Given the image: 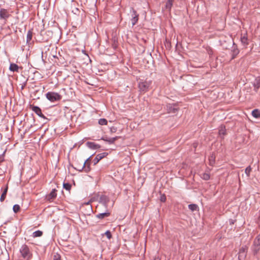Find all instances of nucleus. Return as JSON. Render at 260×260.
<instances>
[{
    "label": "nucleus",
    "instance_id": "16",
    "mask_svg": "<svg viewBox=\"0 0 260 260\" xmlns=\"http://www.w3.org/2000/svg\"><path fill=\"white\" fill-rule=\"evenodd\" d=\"M241 42L242 45L245 47L246 48L249 44V41L247 37V34L244 35L243 36H242L241 37Z\"/></svg>",
    "mask_w": 260,
    "mask_h": 260
},
{
    "label": "nucleus",
    "instance_id": "40",
    "mask_svg": "<svg viewBox=\"0 0 260 260\" xmlns=\"http://www.w3.org/2000/svg\"><path fill=\"white\" fill-rule=\"evenodd\" d=\"M76 10H77V11H78V10H79V8H76Z\"/></svg>",
    "mask_w": 260,
    "mask_h": 260
},
{
    "label": "nucleus",
    "instance_id": "41",
    "mask_svg": "<svg viewBox=\"0 0 260 260\" xmlns=\"http://www.w3.org/2000/svg\"><path fill=\"white\" fill-rule=\"evenodd\" d=\"M259 221L260 222V216H259Z\"/></svg>",
    "mask_w": 260,
    "mask_h": 260
},
{
    "label": "nucleus",
    "instance_id": "9",
    "mask_svg": "<svg viewBox=\"0 0 260 260\" xmlns=\"http://www.w3.org/2000/svg\"><path fill=\"white\" fill-rule=\"evenodd\" d=\"M109 201L110 199L109 197L106 195H102L100 197L99 202L101 203L105 208H107Z\"/></svg>",
    "mask_w": 260,
    "mask_h": 260
},
{
    "label": "nucleus",
    "instance_id": "36",
    "mask_svg": "<svg viewBox=\"0 0 260 260\" xmlns=\"http://www.w3.org/2000/svg\"><path fill=\"white\" fill-rule=\"evenodd\" d=\"M131 13H132V15H133V16H135V15H139L137 13L136 11L133 8H131Z\"/></svg>",
    "mask_w": 260,
    "mask_h": 260
},
{
    "label": "nucleus",
    "instance_id": "4",
    "mask_svg": "<svg viewBox=\"0 0 260 260\" xmlns=\"http://www.w3.org/2000/svg\"><path fill=\"white\" fill-rule=\"evenodd\" d=\"M46 97L51 102H55L61 99V95L55 92H48L46 94Z\"/></svg>",
    "mask_w": 260,
    "mask_h": 260
},
{
    "label": "nucleus",
    "instance_id": "13",
    "mask_svg": "<svg viewBox=\"0 0 260 260\" xmlns=\"http://www.w3.org/2000/svg\"><path fill=\"white\" fill-rule=\"evenodd\" d=\"M56 191L57 190L55 188L53 189L51 192L46 196L47 199L49 201H51L55 199L57 196Z\"/></svg>",
    "mask_w": 260,
    "mask_h": 260
},
{
    "label": "nucleus",
    "instance_id": "28",
    "mask_svg": "<svg viewBox=\"0 0 260 260\" xmlns=\"http://www.w3.org/2000/svg\"><path fill=\"white\" fill-rule=\"evenodd\" d=\"M63 188H64L67 190L69 191L71 188V185L69 183H64L63 184Z\"/></svg>",
    "mask_w": 260,
    "mask_h": 260
},
{
    "label": "nucleus",
    "instance_id": "20",
    "mask_svg": "<svg viewBox=\"0 0 260 260\" xmlns=\"http://www.w3.org/2000/svg\"><path fill=\"white\" fill-rule=\"evenodd\" d=\"M8 186H7L1 196V198H0L1 202H3L5 200L6 195H7V193L8 191Z\"/></svg>",
    "mask_w": 260,
    "mask_h": 260
},
{
    "label": "nucleus",
    "instance_id": "12",
    "mask_svg": "<svg viewBox=\"0 0 260 260\" xmlns=\"http://www.w3.org/2000/svg\"><path fill=\"white\" fill-rule=\"evenodd\" d=\"M233 47L231 50L232 53V59H234L236 56L239 53V50L238 49L237 46L235 44L234 41H232Z\"/></svg>",
    "mask_w": 260,
    "mask_h": 260
},
{
    "label": "nucleus",
    "instance_id": "21",
    "mask_svg": "<svg viewBox=\"0 0 260 260\" xmlns=\"http://www.w3.org/2000/svg\"><path fill=\"white\" fill-rule=\"evenodd\" d=\"M209 165L211 166H213L215 161V155L212 153L209 157Z\"/></svg>",
    "mask_w": 260,
    "mask_h": 260
},
{
    "label": "nucleus",
    "instance_id": "38",
    "mask_svg": "<svg viewBox=\"0 0 260 260\" xmlns=\"http://www.w3.org/2000/svg\"><path fill=\"white\" fill-rule=\"evenodd\" d=\"M161 202H165L166 200V197L165 194L161 195L160 199Z\"/></svg>",
    "mask_w": 260,
    "mask_h": 260
},
{
    "label": "nucleus",
    "instance_id": "25",
    "mask_svg": "<svg viewBox=\"0 0 260 260\" xmlns=\"http://www.w3.org/2000/svg\"><path fill=\"white\" fill-rule=\"evenodd\" d=\"M132 19H131L132 23L133 25H134L137 23V22L138 21L139 15H135V16H133V15H132Z\"/></svg>",
    "mask_w": 260,
    "mask_h": 260
},
{
    "label": "nucleus",
    "instance_id": "23",
    "mask_svg": "<svg viewBox=\"0 0 260 260\" xmlns=\"http://www.w3.org/2000/svg\"><path fill=\"white\" fill-rule=\"evenodd\" d=\"M188 209L191 211H197L199 209L198 206L195 204H191L188 205Z\"/></svg>",
    "mask_w": 260,
    "mask_h": 260
},
{
    "label": "nucleus",
    "instance_id": "33",
    "mask_svg": "<svg viewBox=\"0 0 260 260\" xmlns=\"http://www.w3.org/2000/svg\"><path fill=\"white\" fill-rule=\"evenodd\" d=\"M53 260H61V256L58 253H55L53 255Z\"/></svg>",
    "mask_w": 260,
    "mask_h": 260
},
{
    "label": "nucleus",
    "instance_id": "2",
    "mask_svg": "<svg viewBox=\"0 0 260 260\" xmlns=\"http://www.w3.org/2000/svg\"><path fill=\"white\" fill-rule=\"evenodd\" d=\"M152 84L151 80H141L139 82L138 87L141 92H146L149 89Z\"/></svg>",
    "mask_w": 260,
    "mask_h": 260
},
{
    "label": "nucleus",
    "instance_id": "34",
    "mask_svg": "<svg viewBox=\"0 0 260 260\" xmlns=\"http://www.w3.org/2000/svg\"><path fill=\"white\" fill-rule=\"evenodd\" d=\"M104 235H105L108 239H110L112 238V235L110 231H107Z\"/></svg>",
    "mask_w": 260,
    "mask_h": 260
},
{
    "label": "nucleus",
    "instance_id": "24",
    "mask_svg": "<svg viewBox=\"0 0 260 260\" xmlns=\"http://www.w3.org/2000/svg\"><path fill=\"white\" fill-rule=\"evenodd\" d=\"M32 37V32L30 30H29L27 32L26 36V42L28 43L30 42Z\"/></svg>",
    "mask_w": 260,
    "mask_h": 260
},
{
    "label": "nucleus",
    "instance_id": "37",
    "mask_svg": "<svg viewBox=\"0 0 260 260\" xmlns=\"http://www.w3.org/2000/svg\"><path fill=\"white\" fill-rule=\"evenodd\" d=\"M4 154H5V152H4L3 154L0 155V163L3 162L4 161V160H5V159H4Z\"/></svg>",
    "mask_w": 260,
    "mask_h": 260
},
{
    "label": "nucleus",
    "instance_id": "30",
    "mask_svg": "<svg viewBox=\"0 0 260 260\" xmlns=\"http://www.w3.org/2000/svg\"><path fill=\"white\" fill-rule=\"evenodd\" d=\"M20 209V206L18 204H15L13 207V210L14 213H17L19 211Z\"/></svg>",
    "mask_w": 260,
    "mask_h": 260
},
{
    "label": "nucleus",
    "instance_id": "7",
    "mask_svg": "<svg viewBox=\"0 0 260 260\" xmlns=\"http://www.w3.org/2000/svg\"><path fill=\"white\" fill-rule=\"evenodd\" d=\"M248 250V247L246 245L242 246L239 251L238 258L239 259L245 258L246 256V253Z\"/></svg>",
    "mask_w": 260,
    "mask_h": 260
},
{
    "label": "nucleus",
    "instance_id": "11",
    "mask_svg": "<svg viewBox=\"0 0 260 260\" xmlns=\"http://www.w3.org/2000/svg\"><path fill=\"white\" fill-rule=\"evenodd\" d=\"M108 155L107 152H103L97 154L93 160V165H96L100 160Z\"/></svg>",
    "mask_w": 260,
    "mask_h": 260
},
{
    "label": "nucleus",
    "instance_id": "8",
    "mask_svg": "<svg viewBox=\"0 0 260 260\" xmlns=\"http://www.w3.org/2000/svg\"><path fill=\"white\" fill-rule=\"evenodd\" d=\"M10 17V14L7 9H0V19L6 20Z\"/></svg>",
    "mask_w": 260,
    "mask_h": 260
},
{
    "label": "nucleus",
    "instance_id": "39",
    "mask_svg": "<svg viewBox=\"0 0 260 260\" xmlns=\"http://www.w3.org/2000/svg\"><path fill=\"white\" fill-rule=\"evenodd\" d=\"M116 128L114 127H112L110 128V132L112 133H115L116 132Z\"/></svg>",
    "mask_w": 260,
    "mask_h": 260
},
{
    "label": "nucleus",
    "instance_id": "31",
    "mask_svg": "<svg viewBox=\"0 0 260 260\" xmlns=\"http://www.w3.org/2000/svg\"><path fill=\"white\" fill-rule=\"evenodd\" d=\"M251 171V168L250 166H248L245 169V173L246 174L247 177H249Z\"/></svg>",
    "mask_w": 260,
    "mask_h": 260
},
{
    "label": "nucleus",
    "instance_id": "27",
    "mask_svg": "<svg viewBox=\"0 0 260 260\" xmlns=\"http://www.w3.org/2000/svg\"><path fill=\"white\" fill-rule=\"evenodd\" d=\"M99 123L101 125H106L107 124V120L105 118H101L99 120Z\"/></svg>",
    "mask_w": 260,
    "mask_h": 260
},
{
    "label": "nucleus",
    "instance_id": "10",
    "mask_svg": "<svg viewBox=\"0 0 260 260\" xmlns=\"http://www.w3.org/2000/svg\"><path fill=\"white\" fill-rule=\"evenodd\" d=\"M31 110L40 117H41L44 119H46V117L43 115L42 113V110L38 106H31Z\"/></svg>",
    "mask_w": 260,
    "mask_h": 260
},
{
    "label": "nucleus",
    "instance_id": "3",
    "mask_svg": "<svg viewBox=\"0 0 260 260\" xmlns=\"http://www.w3.org/2000/svg\"><path fill=\"white\" fill-rule=\"evenodd\" d=\"M90 159V157H89L85 160L83 163V165L77 166L76 167H75V169L81 172L83 169H84V171L86 173L89 172L91 170V168L90 167V162H88L89 160Z\"/></svg>",
    "mask_w": 260,
    "mask_h": 260
},
{
    "label": "nucleus",
    "instance_id": "29",
    "mask_svg": "<svg viewBox=\"0 0 260 260\" xmlns=\"http://www.w3.org/2000/svg\"><path fill=\"white\" fill-rule=\"evenodd\" d=\"M172 2L173 1H167V2L166 4V6H165L166 9H168L169 10L171 9V7L173 5Z\"/></svg>",
    "mask_w": 260,
    "mask_h": 260
},
{
    "label": "nucleus",
    "instance_id": "18",
    "mask_svg": "<svg viewBox=\"0 0 260 260\" xmlns=\"http://www.w3.org/2000/svg\"><path fill=\"white\" fill-rule=\"evenodd\" d=\"M110 215V213L108 211H107L106 212H105L104 213H101L96 214L95 215V216L98 219H102L105 217H109Z\"/></svg>",
    "mask_w": 260,
    "mask_h": 260
},
{
    "label": "nucleus",
    "instance_id": "35",
    "mask_svg": "<svg viewBox=\"0 0 260 260\" xmlns=\"http://www.w3.org/2000/svg\"><path fill=\"white\" fill-rule=\"evenodd\" d=\"M225 134V129L224 128H221L219 131V135L220 136H224V135Z\"/></svg>",
    "mask_w": 260,
    "mask_h": 260
},
{
    "label": "nucleus",
    "instance_id": "26",
    "mask_svg": "<svg viewBox=\"0 0 260 260\" xmlns=\"http://www.w3.org/2000/svg\"><path fill=\"white\" fill-rule=\"evenodd\" d=\"M42 235L43 232L40 230L36 231L32 233V236L34 238L41 237Z\"/></svg>",
    "mask_w": 260,
    "mask_h": 260
},
{
    "label": "nucleus",
    "instance_id": "15",
    "mask_svg": "<svg viewBox=\"0 0 260 260\" xmlns=\"http://www.w3.org/2000/svg\"><path fill=\"white\" fill-rule=\"evenodd\" d=\"M86 145L90 149H97L101 147L100 145L99 144H97L94 142H87L86 143Z\"/></svg>",
    "mask_w": 260,
    "mask_h": 260
},
{
    "label": "nucleus",
    "instance_id": "5",
    "mask_svg": "<svg viewBox=\"0 0 260 260\" xmlns=\"http://www.w3.org/2000/svg\"><path fill=\"white\" fill-rule=\"evenodd\" d=\"M166 110L168 113L176 114L179 110V108L175 104H168L166 105Z\"/></svg>",
    "mask_w": 260,
    "mask_h": 260
},
{
    "label": "nucleus",
    "instance_id": "6",
    "mask_svg": "<svg viewBox=\"0 0 260 260\" xmlns=\"http://www.w3.org/2000/svg\"><path fill=\"white\" fill-rule=\"evenodd\" d=\"M20 252L23 258H27L29 256V249L28 247L25 244L22 245L20 249Z\"/></svg>",
    "mask_w": 260,
    "mask_h": 260
},
{
    "label": "nucleus",
    "instance_id": "17",
    "mask_svg": "<svg viewBox=\"0 0 260 260\" xmlns=\"http://www.w3.org/2000/svg\"><path fill=\"white\" fill-rule=\"evenodd\" d=\"M253 85L254 88V90L257 91L258 89L260 87V77L256 78L253 82Z\"/></svg>",
    "mask_w": 260,
    "mask_h": 260
},
{
    "label": "nucleus",
    "instance_id": "19",
    "mask_svg": "<svg viewBox=\"0 0 260 260\" xmlns=\"http://www.w3.org/2000/svg\"><path fill=\"white\" fill-rule=\"evenodd\" d=\"M9 70L12 72H19V67L17 64L14 63H12L10 64L9 67Z\"/></svg>",
    "mask_w": 260,
    "mask_h": 260
},
{
    "label": "nucleus",
    "instance_id": "22",
    "mask_svg": "<svg viewBox=\"0 0 260 260\" xmlns=\"http://www.w3.org/2000/svg\"><path fill=\"white\" fill-rule=\"evenodd\" d=\"M252 115L256 118H260V111L258 109H254L252 111Z\"/></svg>",
    "mask_w": 260,
    "mask_h": 260
},
{
    "label": "nucleus",
    "instance_id": "1",
    "mask_svg": "<svg viewBox=\"0 0 260 260\" xmlns=\"http://www.w3.org/2000/svg\"><path fill=\"white\" fill-rule=\"evenodd\" d=\"M251 249L254 255H256L260 251V233L254 239Z\"/></svg>",
    "mask_w": 260,
    "mask_h": 260
},
{
    "label": "nucleus",
    "instance_id": "32",
    "mask_svg": "<svg viewBox=\"0 0 260 260\" xmlns=\"http://www.w3.org/2000/svg\"><path fill=\"white\" fill-rule=\"evenodd\" d=\"M202 178L205 180H208L210 179V175L208 173H203Z\"/></svg>",
    "mask_w": 260,
    "mask_h": 260
},
{
    "label": "nucleus",
    "instance_id": "14",
    "mask_svg": "<svg viewBox=\"0 0 260 260\" xmlns=\"http://www.w3.org/2000/svg\"><path fill=\"white\" fill-rule=\"evenodd\" d=\"M119 138V137L116 136L115 137L108 138L106 136H105L102 137L101 140L108 142L109 144H114L115 141L117 140Z\"/></svg>",
    "mask_w": 260,
    "mask_h": 260
}]
</instances>
